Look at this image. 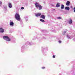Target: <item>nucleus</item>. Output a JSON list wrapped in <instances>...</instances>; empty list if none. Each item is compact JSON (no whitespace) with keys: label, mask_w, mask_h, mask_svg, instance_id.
<instances>
[{"label":"nucleus","mask_w":75,"mask_h":75,"mask_svg":"<svg viewBox=\"0 0 75 75\" xmlns=\"http://www.w3.org/2000/svg\"><path fill=\"white\" fill-rule=\"evenodd\" d=\"M35 5L37 8H39V10H41V9H42V6L38 3H36L35 4Z\"/></svg>","instance_id":"1"},{"label":"nucleus","mask_w":75,"mask_h":75,"mask_svg":"<svg viewBox=\"0 0 75 75\" xmlns=\"http://www.w3.org/2000/svg\"><path fill=\"white\" fill-rule=\"evenodd\" d=\"M15 18L18 21H20V16L19 14L18 13H16L15 15Z\"/></svg>","instance_id":"2"},{"label":"nucleus","mask_w":75,"mask_h":75,"mask_svg":"<svg viewBox=\"0 0 75 75\" xmlns=\"http://www.w3.org/2000/svg\"><path fill=\"white\" fill-rule=\"evenodd\" d=\"M3 38L5 40H6L7 41H10V39L9 38L6 36H4Z\"/></svg>","instance_id":"3"},{"label":"nucleus","mask_w":75,"mask_h":75,"mask_svg":"<svg viewBox=\"0 0 75 75\" xmlns=\"http://www.w3.org/2000/svg\"><path fill=\"white\" fill-rule=\"evenodd\" d=\"M41 13H38L35 14V15L36 17H38V16H41Z\"/></svg>","instance_id":"4"},{"label":"nucleus","mask_w":75,"mask_h":75,"mask_svg":"<svg viewBox=\"0 0 75 75\" xmlns=\"http://www.w3.org/2000/svg\"><path fill=\"white\" fill-rule=\"evenodd\" d=\"M10 25H12V26H13V25H14V23L13 22H11V21L10 22Z\"/></svg>","instance_id":"5"},{"label":"nucleus","mask_w":75,"mask_h":75,"mask_svg":"<svg viewBox=\"0 0 75 75\" xmlns=\"http://www.w3.org/2000/svg\"><path fill=\"white\" fill-rule=\"evenodd\" d=\"M4 31V29L2 28H0V33H3Z\"/></svg>","instance_id":"6"},{"label":"nucleus","mask_w":75,"mask_h":75,"mask_svg":"<svg viewBox=\"0 0 75 75\" xmlns=\"http://www.w3.org/2000/svg\"><path fill=\"white\" fill-rule=\"evenodd\" d=\"M8 6L9 8H11V7H12V5L11 3H9L8 4Z\"/></svg>","instance_id":"7"},{"label":"nucleus","mask_w":75,"mask_h":75,"mask_svg":"<svg viewBox=\"0 0 75 75\" xmlns=\"http://www.w3.org/2000/svg\"><path fill=\"white\" fill-rule=\"evenodd\" d=\"M69 4H70V2L67 1V3H66L67 6H69Z\"/></svg>","instance_id":"8"},{"label":"nucleus","mask_w":75,"mask_h":75,"mask_svg":"<svg viewBox=\"0 0 75 75\" xmlns=\"http://www.w3.org/2000/svg\"><path fill=\"white\" fill-rule=\"evenodd\" d=\"M69 7H66L65 9L67 10H69Z\"/></svg>","instance_id":"9"},{"label":"nucleus","mask_w":75,"mask_h":75,"mask_svg":"<svg viewBox=\"0 0 75 75\" xmlns=\"http://www.w3.org/2000/svg\"><path fill=\"white\" fill-rule=\"evenodd\" d=\"M69 24H72V20L71 19H70V20L69 21Z\"/></svg>","instance_id":"10"},{"label":"nucleus","mask_w":75,"mask_h":75,"mask_svg":"<svg viewBox=\"0 0 75 75\" xmlns=\"http://www.w3.org/2000/svg\"><path fill=\"white\" fill-rule=\"evenodd\" d=\"M59 3H57V4L56 5V7H59L60 6V5H59Z\"/></svg>","instance_id":"11"},{"label":"nucleus","mask_w":75,"mask_h":75,"mask_svg":"<svg viewBox=\"0 0 75 75\" xmlns=\"http://www.w3.org/2000/svg\"><path fill=\"white\" fill-rule=\"evenodd\" d=\"M41 18H42L43 19H45V16L43 15H42L41 16Z\"/></svg>","instance_id":"12"},{"label":"nucleus","mask_w":75,"mask_h":75,"mask_svg":"<svg viewBox=\"0 0 75 75\" xmlns=\"http://www.w3.org/2000/svg\"><path fill=\"white\" fill-rule=\"evenodd\" d=\"M64 6L63 5H62L61 6V9H64Z\"/></svg>","instance_id":"13"},{"label":"nucleus","mask_w":75,"mask_h":75,"mask_svg":"<svg viewBox=\"0 0 75 75\" xmlns=\"http://www.w3.org/2000/svg\"><path fill=\"white\" fill-rule=\"evenodd\" d=\"M40 21H42V22H45V21H44V20L42 19H40Z\"/></svg>","instance_id":"14"},{"label":"nucleus","mask_w":75,"mask_h":75,"mask_svg":"<svg viewBox=\"0 0 75 75\" xmlns=\"http://www.w3.org/2000/svg\"><path fill=\"white\" fill-rule=\"evenodd\" d=\"M67 37L68 38H69V39H71V37H69V35H67Z\"/></svg>","instance_id":"15"},{"label":"nucleus","mask_w":75,"mask_h":75,"mask_svg":"<svg viewBox=\"0 0 75 75\" xmlns=\"http://www.w3.org/2000/svg\"><path fill=\"white\" fill-rule=\"evenodd\" d=\"M57 18L58 19H61V17H57Z\"/></svg>","instance_id":"16"},{"label":"nucleus","mask_w":75,"mask_h":75,"mask_svg":"<svg viewBox=\"0 0 75 75\" xmlns=\"http://www.w3.org/2000/svg\"><path fill=\"white\" fill-rule=\"evenodd\" d=\"M55 55L53 56V58H55Z\"/></svg>","instance_id":"17"},{"label":"nucleus","mask_w":75,"mask_h":75,"mask_svg":"<svg viewBox=\"0 0 75 75\" xmlns=\"http://www.w3.org/2000/svg\"><path fill=\"white\" fill-rule=\"evenodd\" d=\"M74 12L75 13V7L74 8Z\"/></svg>","instance_id":"18"},{"label":"nucleus","mask_w":75,"mask_h":75,"mask_svg":"<svg viewBox=\"0 0 75 75\" xmlns=\"http://www.w3.org/2000/svg\"><path fill=\"white\" fill-rule=\"evenodd\" d=\"M24 7H22L21 8V9H22V10H24Z\"/></svg>","instance_id":"19"},{"label":"nucleus","mask_w":75,"mask_h":75,"mask_svg":"<svg viewBox=\"0 0 75 75\" xmlns=\"http://www.w3.org/2000/svg\"><path fill=\"white\" fill-rule=\"evenodd\" d=\"M59 43H61V41L60 40H59Z\"/></svg>","instance_id":"20"},{"label":"nucleus","mask_w":75,"mask_h":75,"mask_svg":"<svg viewBox=\"0 0 75 75\" xmlns=\"http://www.w3.org/2000/svg\"><path fill=\"white\" fill-rule=\"evenodd\" d=\"M2 4V2L1 1H0V4Z\"/></svg>","instance_id":"21"},{"label":"nucleus","mask_w":75,"mask_h":75,"mask_svg":"<svg viewBox=\"0 0 75 75\" xmlns=\"http://www.w3.org/2000/svg\"><path fill=\"white\" fill-rule=\"evenodd\" d=\"M66 33V32H63V34H65Z\"/></svg>","instance_id":"22"},{"label":"nucleus","mask_w":75,"mask_h":75,"mask_svg":"<svg viewBox=\"0 0 75 75\" xmlns=\"http://www.w3.org/2000/svg\"><path fill=\"white\" fill-rule=\"evenodd\" d=\"M42 68V69H44L45 68V67H43Z\"/></svg>","instance_id":"23"},{"label":"nucleus","mask_w":75,"mask_h":75,"mask_svg":"<svg viewBox=\"0 0 75 75\" xmlns=\"http://www.w3.org/2000/svg\"><path fill=\"white\" fill-rule=\"evenodd\" d=\"M70 8H72V6H71V7H70Z\"/></svg>","instance_id":"24"}]
</instances>
